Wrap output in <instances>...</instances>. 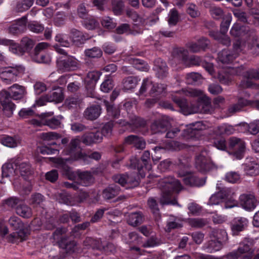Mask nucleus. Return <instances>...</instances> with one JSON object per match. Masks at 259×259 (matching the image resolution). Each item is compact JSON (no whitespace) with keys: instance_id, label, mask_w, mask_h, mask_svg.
<instances>
[{"instance_id":"obj_18","label":"nucleus","mask_w":259,"mask_h":259,"mask_svg":"<svg viewBox=\"0 0 259 259\" xmlns=\"http://www.w3.org/2000/svg\"><path fill=\"white\" fill-rule=\"evenodd\" d=\"M229 146L234 149V154L237 158L240 159L243 158L245 151V145L240 139L232 137L230 139Z\"/></svg>"},{"instance_id":"obj_38","label":"nucleus","mask_w":259,"mask_h":259,"mask_svg":"<svg viewBox=\"0 0 259 259\" xmlns=\"http://www.w3.org/2000/svg\"><path fill=\"white\" fill-rule=\"evenodd\" d=\"M80 183L84 186L90 185L94 181V178L91 171H84L80 172L78 175Z\"/></svg>"},{"instance_id":"obj_8","label":"nucleus","mask_w":259,"mask_h":259,"mask_svg":"<svg viewBox=\"0 0 259 259\" xmlns=\"http://www.w3.org/2000/svg\"><path fill=\"white\" fill-rule=\"evenodd\" d=\"M25 68L22 65H15L6 67L0 73L2 80L7 84L16 81L17 77L24 72Z\"/></svg>"},{"instance_id":"obj_9","label":"nucleus","mask_w":259,"mask_h":259,"mask_svg":"<svg viewBox=\"0 0 259 259\" xmlns=\"http://www.w3.org/2000/svg\"><path fill=\"white\" fill-rule=\"evenodd\" d=\"M162 185L163 187L162 194L160 198V203L162 205H175L178 204L176 198H172V194L177 191L176 185L172 182H167L165 180Z\"/></svg>"},{"instance_id":"obj_16","label":"nucleus","mask_w":259,"mask_h":259,"mask_svg":"<svg viewBox=\"0 0 259 259\" xmlns=\"http://www.w3.org/2000/svg\"><path fill=\"white\" fill-rule=\"evenodd\" d=\"M123 125H128L133 131L141 133L143 135L147 132V122L144 119L140 117H136L131 121V123L124 121Z\"/></svg>"},{"instance_id":"obj_44","label":"nucleus","mask_w":259,"mask_h":259,"mask_svg":"<svg viewBox=\"0 0 259 259\" xmlns=\"http://www.w3.org/2000/svg\"><path fill=\"white\" fill-rule=\"evenodd\" d=\"M147 204L155 219L156 220L159 219L160 216V210L157 201L154 198L150 197L147 201Z\"/></svg>"},{"instance_id":"obj_37","label":"nucleus","mask_w":259,"mask_h":259,"mask_svg":"<svg viewBox=\"0 0 259 259\" xmlns=\"http://www.w3.org/2000/svg\"><path fill=\"white\" fill-rule=\"evenodd\" d=\"M137 136L130 135L126 137L124 139V142L122 144L116 146L114 148V152L116 154H120L124 152L125 145H134L136 140H137Z\"/></svg>"},{"instance_id":"obj_3","label":"nucleus","mask_w":259,"mask_h":259,"mask_svg":"<svg viewBox=\"0 0 259 259\" xmlns=\"http://www.w3.org/2000/svg\"><path fill=\"white\" fill-rule=\"evenodd\" d=\"M79 144L80 140L78 138L71 139L69 144L63 151L64 154L69 155V157L61 158L57 160V163L64 168L66 174L67 175L70 174L71 170L70 167L66 165V162L71 163L74 161L79 160L82 161L84 164H89L91 159L98 160L101 158V154L98 152H94L90 155H87L80 150H78L79 148Z\"/></svg>"},{"instance_id":"obj_59","label":"nucleus","mask_w":259,"mask_h":259,"mask_svg":"<svg viewBox=\"0 0 259 259\" xmlns=\"http://www.w3.org/2000/svg\"><path fill=\"white\" fill-rule=\"evenodd\" d=\"M85 56L90 59H98L102 56V51L98 47H94L90 49L85 50L84 51Z\"/></svg>"},{"instance_id":"obj_25","label":"nucleus","mask_w":259,"mask_h":259,"mask_svg":"<svg viewBox=\"0 0 259 259\" xmlns=\"http://www.w3.org/2000/svg\"><path fill=\"white\" fill-rule=\"evenodd\" d=\"M101 112V106L98 104H95L88 107L84 111V115L88 119L94 120L98 118Z\"/></svg>"},{"instance_id":"obj_40","label":"nucleus","mask_w":259,"mask_h":259,"mask_svg":"<svg viewBox=\"0 0 259 259\" xmlns=\"http://www.w3.org/2000/svg\"><path fill=\"white\" fill-rule=\"evenodd\" d=\"M16 212L24 218H29L32 214L31 208L25 204H19L16 208Z\"/></svg>"},{"instance_id":"obj_28","label":"nucleus","mask_w":259,"mask_h":259,"mask_svg":"<svg viewBox=\"0 0 259 259\" xmlns=\"http://www.w3.org/2000/svg\"><path fill=\"white\" fill-rule=\"evenodd\" d=\"M0 44L9 46L10 51L13 54L18 55H23L24 51L22 50L20 44L15 42L13 40L8 39H0Z\"/></svg>"},{"instance_id":"obj_31","label":"nucleus","mask_w":259,"mask_h":259,"mask_svg":"<svg viewBox=\"0 0 259 259\" xmlns=\"http://www.w3.org/2000/svg\"><path fill=\"white\" fill-rule=\"evenodd\" d=\"M249 30L248 27L237 22L233 25L230 33L231 35L236 37H239L247 34Z\"/></svg>"},{"instance_id":"obj_61","label":"nucleus","mask_w":259,"mask_h":259,"mask_svg":"<svg viewBox=\"0 0 259 259\" xmlns=\"http://www.w3.org/2000/svg\"><path fill=\"white\" fill-rule=\"evenodd\" d=\"M156 75L159 78H163L167 74L168 67L165 63L162 62L160 65L156 66Z\"/></svg>"},{"instance_id":"obj_47","label":"nucleus","mask_w":259,"mask_h":259,"mask_svg":"<svg viewBox=\"0 0 259 259\" xmlns=\"http://www.w3.org/2000/svg\"><path fill=\"white\" fill-rule=\"evenodd\" d=\"M226 192L220 191L211 195L208 202V204L210 205H218L227 198Z\"/></svg>"},{"instance_id":"obj_50","label":"nucleus","mask_w":259,"mask_h":259,"mask_svg":"<svg viewBox=\"0 0 259 259\" xmlns=\"http://www.w3.org/2000/svg\"><path fill=\"white\" fill-rule=\"evenodd\" d=\"M35 41L28 37H24L21 40L20 46L24 54L25 52L29 53L34 47Z\"/></svg>"},{"instance_id":"obj_19","label":"nucleus","mask_w":259,"mask_h":259,"mask_svg":"<svg viewBox=\"0 0 259 259\" xmlns=\"http://www.w3.org/2000/svg\"><path fill=\"white\" fill-rule=\"evenodd\" d=\"M78 138L80 140V143L82 142L83 144L88 146L100 143L102 140V134L99 131L85 133L82 136L80 139Z\"/></svg>"},{"instance_id":"obj_12","label":"nucleus","mask_w":259,"mask_h":259,"mask_svg":"<svg viewBox=\"0 0 259 259\" xmlns=\"http://www.w3.org/2000/svg\"><path fill=\"white\" fill-rule=\"evenodd\" d=\"M100 71L93 70L89 71L84 78V83L89 96L93 97L96 85L101 75Z\"/></svg>"},{"instance_id":"obj_51","label":"nucleus","mask_w":259,"mask_h":259,"mask_svg":"<svg viewBox=\"0 0 259 259\" xmlns=\"http://www.w3.org/2000/svg\"><path fill=\"white\" fill-rule=\"evenodd\" d=\"M166 90V86L162 83H153L150 90L149 94L153 96H158L165 94Z\"/></svg>"},{"instance_id":"obj_21","label":"nucleus","mask_w":259,"mask_h":259,"mask_svg":"<svg viewBox=\"0 0 259 259\" xmlns=\"http://www.w3.org/2000/svg\"><path fill=\"white\" fill-rule=\"evenodd\" d=\"M248 220L245 218H235L231 224V228L233 235H237L239 232L243 231L247 227Z\"/></svg>"},{"instance_id":"obj_17","label":"nucleus","mask_w":259,"mask_h":259,"mask_svg":"<svg viewBox=\"0 0 259 259\" xmlns=\"http://www.w3.org/2000/svg\"><path fill=\"white\" fill-rule=\"evenodd\" d=\"M27 18L26 16L18 19L8 28V32L11 34L17 35L25 32L27 28Z\"/></svg>"},{"instance_id":"obj_49","label":"nucleus","mask_w":259,"mask_h":259,"mask_svg":"<svg viewBox=\"0 0 259 259\" xmlns=\"http://www.w3.org/2000/svg\"><path fill=\"white\" fill-rule=\"evenodd\" d=\"M212 144L219 150L225 151L227 149V142L225 138L221 135H217L213 138Z\"/></svg>"},{"instance_id":"obj_1","label":"nucleus","mask_w":259,"mask_h":259,"mask_svg":"<svg viewBox=\"0 0 259 259\" xmlns=\"http://www.w3.org/2000/svg\"><path fill=\"white\" fill-rule=\"evenodd\" d=\"M202 93L197 89H182L173 92L171 99L185 115L197 112L207 113L210 111L211 101L207 97L202 96Z\"/></svg>"},{"instance_id":"obj_63","label":"nucleus","mask_w":259,"mask_h":259,"mask_svg":"<svg viewBox=\"0 0 259 259\" xmlns=\"http://www.w3.org/2000/svg\"><path fill=\"white\" fill-rule=\"evenodd\" d=\"M234 16L237 19V21L242 22L244 24L248 23L249 15L243 11L240 10H235L233 11Z\"/></svg>"},{"instance_id":"obj_2","label":"nucleus","mask_w":259,"mask_h":259,"mask_svg":"<svg viewBox=\"0 0 259 259\" xmlns=\"http://www.w3.org/2000/svg\"><path fill=\"white\" fill-rule=\"evenodd\" d=\"M170 123L169 118L166 116H162L160 118L155 120L151 125V130L153 133H165V137L173 139L179 135L186 140H194L199 139L201 135V131L204 128L202 121L193 123L189 127L185 129L181 133L178 128L169 129Z\"/></svg>"},{"instance_id":"obj_33","label":"nucleus","mask_w":259,"mask_h":259,"mask_svg":"<svg viewBox=\"0 0 259 259\" xmlns=\"http://www.w3.org/2000/svg\"><path fill=\"white\" fill-rule=\"evenodd\" d=\"M238 127L243 128L244 130H241L242 132L247 131L252 135H256L259 133V119L254 120L249 124L243 123L237 125Z\"/></svg>"},{"instance_id":"obj_24","label":"nucleus","mask_w":259,"mask_h":259,"mask_svg":"<svg viewBox=\"0 0 259 259\" xmlns=\"http://www.w3.org/2000/svg\"><path fill=\"white\" fill-rule=\"evenodd\" d=\"M17 172H16V175L19 174L25 180H27L29 176L31 175L33 173L30 165L26 162H22L19 164L17 162Z\"/></svg>"},{"instance_id":"obj_13","label":"nucleus","mask_w":259,"mask_h":259,"mask_svg":"<svg viewBox=\"0 0 259 259\" xmlns=\"http://www.w3.org/2000/svg\"><path fill=\"white\" fill-rule=\"evenodd\" d=\"M196 168L201 172H206L215 168L210 158L203 153H200L195 158Z\"/></svg>"},{"instance_id":"obj_29","label":"nucleus","mask_w":259,"mask_h":259,"mask_svg":"<svg viewBox=\"0 0 259 259\" xmlns=\"http://www.w3.org/2000/svg\"><path fill=\"white\" fill-rule=\"evenodd\" d=\"M120 190V187L116 184L110 185L103 190L102 197L106 200L112 199L118 195Z\"/></svg>"},{"instance_id":"obj_32","label":"nucleus","mask_w":259,"mask_h":259,"mask_svg":"<svg viewBox=\"0 0 259 259\" xmlns=\"http://www.w3.org/2000/svg\"><path fill=\"white\" fill-rule=\"evenodd\" d=\"M144 215L141 211H136L130 213L127 219V223L132 226H138L144 221Z\"/></svg>"},{"instance_id":"obj_20","label":"nucleus","mask_w":259,"mask_h":259,"mask_svg":"<svg viewBox=\"0 0 259 259\" xmlns=\"http://www.w3.org/2000/svg\"><path fill=\"white\" fill-rule=\"evenodd\" d=\"M205 178H199L195 173H188L183 179L184 184L191 187L203 186L205 185Z\"/></svg>"},{"instance_id":"obj_42","label":"nucleus","mask_w":259,"mask_h":259,"mask_svg":"<svg viewBox=\"0 0 259 259\" xmlns=\"http://www.w3.org/2000/svg\"><path fill=\"white\" fill-rule=\"evenodd\" d=\"M235 129L232 125L228 124H223L218 126L214 131L217 135H230L235 132Z\"/></svg>"},{"instance_id":"obj_6","label":"nucleus","mask_w":259,"mask_h":259,"mask_svg":"<svg viewBox=\"0 0 259 259\" xmlns=\"http://www.w3.org/2000/svg\"><path fill=\"white\" fill-rule=\"evenodd\" d=\"M125 174H119L113 177V180L116 183L120 184L125 189H132L137 187L139 184L141 178L138 170Z\"/></svg>"},{"instance_id":"obj_7","label":"nucleus","mask_w":259,"mask_h":259,"mask_svg":"<svg viewBox=\"0 0 259 259\" xmlns=\"http://www.w3.org/2000/svg\"><path fill=\"white\" fill-rule=\"evenodd\" d=\"M79 66V61L72 56L64 55L59 57L57 61V67L61 73L75 71Z\"/></svg>"},{"instance_id":"obj_45","label":"nucleus","mask_w":259,"mask_h":259,"mask_svg":"<svg viewBox=\"0 0 259 259\" xmlns=\"http://www.w3.org/2000/svg\"><path fill=\"white\" fill-rule=\"evenodd\" d=\"M249 104V101L244 98H240L236 104L230 105L228 111L230 113H235L241 110L244 107Z\"/></svg>"},{"instance_id":"obj_64","label":"nucleus","mask_w":259,"mask_h":259,"mask_svg":"<svg viewBox=\"0 0 259 259\" xmlns=\"http://www.w3.org/2000/svg\"><path fill=\"white\" fill-rule=\"evenodd\" d=\"M188 222L190 225L192 227L198 228H202L206 224V220L202 218H190Z\"/></svg>"},{"instance_id":"obj_34","label":"nucleus","mask_w":259,"mask_h":259,"mask_svg":"<svg viewBox=\"0 0 259 259\" xmlns=\"http://www.w3.org/2000/svg\"><path fill=\"white\" fill-rule=\"evenodd\" d=\"M7 92L11 94L10 100L11 99L18 100L23 97L25 92V89L22 86L14 84L10 88L9 91Z\"/></svg>"},{"instance_id":"obj_22","label":"nucleus","mask_w":259,"mask_h":259,"mask_svg":"<svg viewBox=\"0 0 259 259\" xmlns=\"http://www.w3.org/2000/svg\"><path fill=\"white\" fill-rule=\"evenodd\" d=\"M238 54L234 51L223 49L218 54V60L223 64L231 63L237 57Z\"/></svg>"},{"instance_id":"obj_41","label":"nucleus","mask_w":259,"mask_h":259,"mask_svg":"<svg viewBox=\"0 0 259 259\" xmlns=\"http://www.w3.org/2000/svg\"><path fill=\"white\" fill-rule=\"evenodd\" d=\"M209 35L215 40H218L220 42L225 46H228L230 44V40L229 38L225 34H221L218 31L210 30Z\"/></svg>"},{"instance_id":"obj_30","label":"nucleus","mask_w":259,"mask_h":259,"mask_svg":"<svg viewBox=\"0 0 259 259\" xmlns=\"http://www.w3.org/2000/svg\"><path fill=\"white\" fill-rule=\"evenodd\" d=\"M17 167V162L15 161L4 164L2 167V178H8L11 175H16Z\"/></svg>"},{"instance_id":"obj_57","label":"nucleus","mask_w":259,"mask_h":259,"mask_svg":"<svg viewBox=\"0 0 259 259\" xmlns=\"http://www.w3.org/2000/svg\"><path fill=\"white\" fill-rule=\"evenodd\" d=\"M82 23L84 27L89 30H93L99 25V22L93 17H88L83 19Z\"/></svg>"},{"instance_id":"obj_43","label":"nucleus","mask_w":259,"mask_h":259,"mask_svg":"<svg viewBox=\"0 0 259 259\" xmlns=\"http://www.w3.org/2000/svg\"><path fill=\"white\" fill-rule=\"evenodd\" d=\"M238 252L243 259H250L253 254L254 249L248 244H245L243 246L238 249Z\"/></svg>"},{"instance_id":"obj_48","label":"nucleus","mask_w":259,"mask_h":259,"mask_svg":"<svg viewBox=\"0 0 259 259\" xmlns=\"http://www.w3.org/2000/svg\"><path fill=\"white\" fill-rule=\"evenodd\" d=\"M0 142L3 145L10 148L16 147L18 145V142L14 137L6 135L1 136Z\"/></svg>"},{"instance_id":"obj_35","label":"nucleus","mask_w":259,"mask_h":259,"mask_svg":"<svg viewBox=\"0 0 259 259\" xmlns=\"http://www.w3.org/2000/svg\"><path fill=\"white\" fill-rule=\"evenodd\" d=\"M103 105L105 106L109 116L114 119H117L120 115V109L118 106L110 103L108 101L104 100Z\"/></svg>"},{"instance_id":"obj_58","label":"nucleus","mask_w":259,"mask_h":259,"mask_svg":"<svg viewBox=\"0 0 259 259\" xmlns=\"http://www.w3.org/2000/svg\"><path fill=\"white\" fill-rule=\"evenodd\" d=\"M114 124L115 122L113 120H111L103 124L100 132V133L102 134V139H103V136L108 137L112 134Z\"/></svg>"},{"instance_id":"obj_36","label":"nucleus","mask_w":259,"mask_h":259,"mask_svg":"<svg viewBox=\"0 0 259 259\" xmlns=\"http://www.w3.org/2000/svg\"><path fill=\"white\" fill-rule=\"evenodd\" d=\"M244 170L247 175L253 176L259 174V164L255 160L245 163Z\"/></svg>"},{"instance_id":"obj_5","label":"nucleus","mask_w":259,"mask_h":259,"mask_svg":"<svg viewBox=\"0 0 259 259\" xmlns=\"http://www.w3.org/2000/svg\"><path fill=\"white\" fill-rule=\"evenodd\" d=\"M127 164L131 168L138 170L141 177L144 178L146 171H150L152 169L150 152L144 151L141 158L136 157H131Z\"/></svg>"},{"instance_id":"obj_4","label":"nucleus","mask_w":259,"mask_h":259,"mask_svg":"<svg viewBox=\"0 0 259 259\" xmlns=\"http://www.w3.org/2000/svg\"><path fill=\"white\" fill-rule=\"evenodd\" d=\"M8 223L14 230H18L7 236L9 243H19L27 239L29 235V230L25 227L24 223L19 218L12 216L9 219Z\"/></svg>"},{"instance_id":"obj_54","label":"nucleus","mask_w":259,"mask_h":259,"mask_svg":"<svg viewBox=\"0 0 259 259\" xmlns=\"http://www.w3.org/2000/svg\"><path fill=\"white\" fill-rule=\"evenodd\" d=\"M57 199L59 203H63L67 205H73L75 202L71 195L67 192H62L58 194Z\"/></svg>"},{"instance_id":"obj_56","label":"nucleus","mask_w":259,"mask_h":259,"mask_svg":"<svg viewBox=\"0 0 259 259\" xmlns=\"http://www.w3.org/2000/svg\"><path fill=\"white\" fill-rule=\"evenodd\" d=\"M34 0H20L17 2L16 9L19 12L28 10L33 5Z\"/></svg>"},{"instance_id":"obj_55","label":"nucleus","mask_w":259,"mask_h":259,"mask_svg":"<svg viewBox=\"0 0 259 259\" xmlns=\"http://www.w3.org/2000/svg\"><path fill=\"white\" fill-rule=\"evenodd\" d=\"M130 63H131L134 68L140 71H147L148 69V66L146 62L141 59L131 58L130 60Z\"/></svg>"},{"instance_id":"obj_62","label":"nucleus","mask_w":259,"mask_h":259,"mask_svg":"<svg viewBox=\"0 0 259 259\" xmlns=\"http://www.w3.org/2000/svg\"><path fill=\"white\" fill-rule=\"evenodd\" d=\"M201 78V75L200 74L196 72H191L186 75V82L189 84H195Z\"/></svg>"},{"instance_id":"obj_27","label":"nucleus","mask_w":259,"mask_h":259,"mask_svg":"<svg viewBox=\"0 0 259 259\" xmlns=\"http://www.w3.org/2000/svg\"><path fill=\"white\" fill-rule=\"evenodd\" d=\"M0 44L9 46L10 51L13 54L18 55H23L24 51L22 50L20 44L15 42L13 40L8 39H0Z\"/></svg>"},{"instance_id":"obj_10","label":"nucleus","mask_w":259,"mask_h":259,"mask_svg":"<svg viewBox=\"0 0 259 259\" xmlns=\"http://www.w3.org/2000/svg\"><path fill=\"white\" fill-rule=\"evenodd\" d=\"M64 97L61 88H58L50 94L42 96L38 99L36 103L37 105L41 106L46 105V102L61 103L64 100Z\"/></svg>"},{"instance_id":"obj_15","label":"nucleus","mask_w":259,"mask_h":259,"mask_svg":"<svg viewBox=\"0 0 259 259\" xmlns=\"http://www.w3.org/2000/svg\"><path fill=\"white\" fill-rule=\"evenodd\" d=\"M48 47L49 44L47 42L38 43L34 49V56L32 57L33 60L39 63H47L49 61L48 56L41 52Z\"/></svg>"},{"instance_id":"obj_53","label":"nucleus","mask_w":259,"mask_h":259,"mask_svg":"<svg viewBox=\"0 0 259 259\" xmlns=\"http://www.w3.org/2000/svg\"><path fill=\"white\" fill-rule=\"evenodd\" d=\"M180 16L176 8L171 9L168 13V23L170 26H176L179 22Z\"/></svg>"},{"instance_id":"obj_52","label":"nucleus","mask_w":259,"mask_h":259,"mask_svg":"<svg viewBox=\"0 0 259 259\" xmlns=\"http://www.w3.org/2000/svg\"><path fill=\"white\" fill-rule=\"evenodd\" d=\"M44 200V196L39 193L32 194L28 200V203L33 207L39 206Z\"/></svg>"},{"instance_id":"obj_14","label":"nucleus","mask_w":259,"mask_h":259,"mask_svg":"<svg viewBox=\"0 0 259 259\" xmlns=\"http://www.w3.org/2000/svg\"><path fill=\"white\" fill-rule=\"evenodd\" d=\"M240 204L247 211H252L256 207L257 201L253 194L245 193L239 197Z\"/></svg>"},{"instance_id":"obj_46","label":"nucleus","mask_w":259,"mask_h":259,"mask_svg":"<svg viewBox=\"0 0 259 259\" xmlns=\"http://www.w3.org/2000/svg\"><path fill=\"white\" fill-rule=\"evenodd\" d=\"M65 232L66 229L64 228H58L56 229L52 235L55 243H66L67 238L65 235Z\"/></svg>"},{"instance_id":"obj_39","label":"nucleus","mask_w":259,"mask_h":259,"mask_svg":"<svg viewBox=\"0 0 259 259\" xmlns=\"http://www.w3.org/2000/svg\"><path fill=\"white\" fill-rule=\"evenodd\" d=\"M212 241L213 243H225L228 240V235L226 231L223 229L213 231L212 233Z\"/></svg>"},{"instance_id":"obj_23","label":"nucleus","mask_w":259,"mask_h":259,"mask_svg":"<svg viewBox=\"0 0 259 259\" xmlns=\"http://www.w3.org/2000/svg\"><path fill=\"white\" fill-rule=\"evenodd\" d=\"M141 81V78L138 76H129L123 79L122 81V89L125 91L133 92Z\"/></svg>"},{"instance_id":"obj_26","label":"nucleus","mask_w":259,"mask_h":259,"mask_svg":"<svg viewBox=\"0 0 259 259\" xmlns=\"http://www.w3.org/2000/svg\"><path fill=\"white\" fill-rule=\"evenodd\" d=\"M70 36L75 45L79 46L83 44L89 39L88 36L84 35L82 32L73 28L70 30Z\"/></svg>"},{"instance_id":"obj_11","label":"nucleus","mask_w":259,"mask_h":259,"mask_svg":"<svg viewBox=\"0 0 259 259\" xmlns=\"http://www.w3.org/2000/svg\"><path fill=\"white\" fill-rule=\"evenodd\" d=\"M11 94L7 91L3 90L0 92V103L3 107L4 114L7 117H11L16 108V105L11 100Z\"/></svg>"},{"instance_id":"obj_60","label":"nucleus","mask_w":259,"mask_h":259,"mask_svg":"<svg viewBox=\"0 0 259 259\" xmlns=\"http://www.w3.org/2000/svg\"><path fill=\"white\" fill-rule=\"evenodd\" d=\"M124 4L121 0H112V8L114 14L116 15H120L123 11Z\"/></svg>"}]
</instances>
